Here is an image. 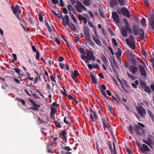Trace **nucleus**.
Listing matches in <instances>:
<instances>
[{"label":"nucleus","mask_w":154,"mask_h":154,"mask_svg":"<svg viewBox=\"0 0 154 154\" xmlns=\"http://www.w3.org/2000/svg\"><path fill=\"white\" fill-rule=\"evenodd\" d=\"M11 8L14 14H15L17 18L20 20V15L21 13V10L20 9V6L17 5H16L15 8L13 5L11 6Z\"/></svg>","instance_id":"f257e3e1"},{"label":"nucleus","mask_w":154,"mask_h":154,"mask_svg":"<svg viewBox=\"0 0 154 154\" xmlns=\"http://www.w3.org/2000/svg\"><path fill=\"white\" fill-rule=\"evenodd\" d=\"M117 12L119 14H122L124 16L128 18L130 17L131 16L129 11L125 7L121 8L120 11L118 10Z\"/></svg>","instance_id":"f03ea898"},{"label":"nucleus","mask_w":154,"mask_h":154,"mask_svg":"<svg viewBox=\"0 0 154 154\" xmlns=\"http://www.w3.org/2000/svg\"><path fill=\"white\" fill-rule=\"evenodd\" d=\"M134 128L136 134H137L138 136H141L144 133V129L137 125L134 126Z\"/></svg>","instance_id":"7ed1b4c3"},{"label":"nucleus","mask_w":154,"mask_h":154,"mask_svg":"<svg viewBox=\"0 0 154 154\" xmlns=\"http://www.w3.org/2000/svg\"><path fill=\"white\" fill-rule=\"evenodd\" d=\"M138 113L142 118H145V116L146 114V110L142 106H137L136 107Z\"/></svg>","instance_id":"20e7f679"},{"label":"nucleus","mask_w":154,"mask_h":154,"mask_svg":"<svg viewBox=\"0 0 154 154\" xmlns=\"http://www.w3.org/2000/svg\"><path fill=\"white\" fill-rule=\"evenodd\" d=\"M138 68L140 75L144 77H146L147 76V73L144 67L141 65L140 64L138 65Z\"/></svg>","instance_id":"39448f33"},{"label":"nucleus","mask_w":154,"mask_h":154,"mask_svg":"<svg viewBox=\"0 0 154 154\" xmlns=\"http://www.w3.org/2000/svg\"><path fill=\"white\" fill-rule=\"evenodd\" d=\"M29 101L31 103L33 104V107H30L28 108V109H32V110H36V111H38L39 109L38 108L40 107V106L39 105H38L36 104L34 101H33L31 99H29Z\"/></svg>","instance_id":"423d86ee"},{"label":"nucleus","mask_w":154,"mask_h":154,"mask_svg":"<svg viewBox=\"0 0 154 154\" xmlns=\"http://www.w3.org/2000/svg\"><path fill=\"white\" fill-rule=\"evenodd\" d=\"M111 59L112 60L113 63L112 62L110 61V64L112 68L113 69V71H115V72H116V69L115 68V67L116 68H117L118 67V64L116 62V61L114 58L113 57H111Z\"/></svg>","instance_id":"0eeeda50"},{"label":"nucleus","mask_w":154,"mask_h":154,"mask_svg":"<svg viewBox=\"0 0 154 154\" xmlns=\"http://www.w3.org/2000/svg\"><path fill=\"white\" fill-rule=\"evenodd\" d=\"M101 119L104 126V127L106 128L107 129L109 128L110 126L106 121V118L104 116H102L101 117Z\"/></svg>","instance_id":"6e6552de"},{"label":"nucleus","mask_w":154,"mask_h":154,"mask_svg":"<svg viewBox=\"0 0 154 154\" xmlns=\"http://www.w3.org/2000/svg\"><path fill=\"white\" fill-rule=\"evenodd\" d=\"M112 18L115 20V22L117 23H120L119 17L118 14L116 12L112 13Z\"/></svg>","instance_id":"1a4fd4ad"},{"label":"nucleus","mask_w":154,"mask_h":154,"mask_svg":"<svg viewBox=\"0 0 154 154\" xmlns=\"http://www.w3.org/2000/svg\"><path fill=\"white\" fill-rule=\"evenodd\" d=\"M89 29L88 26H85L84 28L83 32L85 35V39L90 37Z\"/></svg>","instance_id":"9d476101"},{"label":"nucleus","mask_w":154,"mask_h":154,"mask_svg":"<svg viewBox=\"0 0 154 154\" xmlns=\"http://www.w3.org/2000/svg\"><path fill=\"white\" fill-rule=\"evenodd\" d=\"M86 58L89 60H91L92 61H94L95 60V58L93 55V52L92 51L88 53L86 56Z\"/></svg>","instance_id":"9b49d317"},{"label":"nucleus","mask_w":154,"mask_h":154,"mask_svg":"<svg viewBox=\"0 0 154 154\" xmlns=\"http://www.w3.org/2000/svg\"><path fill=\"white\" fill-rule=\"evenodd\" d=\"M62 18L63 19L62 24L63 25L66 26V25H68L69 23V20L68 15H65L64 19L63 17H62Z\"/></svg>","instance_id":"f8f14e48"},{"label":"nucleus","mask_w":154,"mask_h":154,"mask_svg":"<svg viewBox=\"0 0 154 154\" xmlns=\"http://www.w3.org/2000/svg\"><path fill=\"white\" fill-rule=\"evenodd\" d=\"M96 35V37H95L94 35H92V37L93 40L97 44L99 45L100 46L101 44V42L99 39L97 34Z\"/></svg>","instance_id":"ddd939ff"},{"label":"nucleus","mask_w":154,"mask_h":154,"mask_svg":"<svg viewBox=\"0 0 154 154\" xmlns=\"http://www.w3.org/2000/svg\"><path fill=\"white\" fill-rule=\"evenodd\" d=\"M126 42L128 46L130 47L132 49H134L135 48V45L133 43H131L130 42V40L128 38L126 39Z\"/></svg>","instance_id":"4468645a"},{"label":"nucleus","mask_w":154,"mask_h":154,"mask_svg":"<svg viewBox=\"0 0 154 154\" xmlns=\"http://www.w3.org/2000/svg\"><path fill=\"white\" fill-rule=\"evenodd\" d=\"M109 4L110 7L113 8L118 5V2L117 0H111Z\"/></svg>","instance_id":"2eb2a0df"},{"label":"nucleus","mask_w":154,"mask_h":154,"mask_svg":"<svg viewBox=\"0 0 154 154\" xmlns=\"http://www.w3.org/2000/svg\"><path fill=\"white\" fill-rule=\"evenodd\" d=\"M79 75V74L77 70H74V73H73L72 71L71 76L74 80L76 81V78Z\"/></svg>","instance_id":"dca6fc26"},{"label":"nucleus","mask_w":154,"mask_h":154,"mask_svg":"<svg viewBox=\"0 0 154 154\" xmlns=\"http://www.w3.org/2000/svg\"><path fill=\"white\" fill-rule=\"evenodd\" d=\"M94 117H93V116L92 114L91 113L90 115V116L91 119H92V121L94 122L95 120H97L98 119V116L97 115V112H94L93 113Z\"/></svg>","instance_id":"f3484780"},{"label":"nucleus","mask_w":154,"mask_h":154,"mask_svg":"<svg viewBox=\"0 0 154 154\" xmlns=\"http://www.w3.org/2000/svg\"><path fill=\"white\" fill-rule=\"evenodd\" d=\"M139 33L140 35V37L142 41L144 40L145 37H144V31L143 29H140L139 31Z\"/></svg>","instance_id":"a211bd4d"},{"label":"nucleus","mask_w":154,"mask_h":154,"mask_svg":"<svg viewBox=\"0 0 154 154\" xmlns=\"http://www.w3.org/2000/svg\"><path fill=\"white\" fill-rule=\"evenodd\" d=\"M138 71L137 67L135 66H133L131 69V72L133 75L136 74V73Z\"/></svg>","instance_id":"6ab92c4d"},{"label":"nucleus","mask_w":154,"mask_h":154,"mask_svg":"<svg viewBox=\"0 0 154 154\" xmlns=\"http://www.w3.org/2000/svg\"><path fill=\"white\" fill-rule=\"evenodd\" d=\"M121 32L122 35L124 37L127 36V32L126 29L124 27H122L121 29Z\"/></svg>","instance_id":"aec40b11"},{"label":"nucleus","mask_w":154,"mask_h":154,"mask_svg":"<svg viewBox=\"0 0 154 154\" xmlns=\"http://www.w3.org/2000/svg\"><path fill=\"white\" fill-rule=\"evenodd\" d=\"M149 22L154 31V18L151 17L149 19Z\"/></svg>","instance_id":"412c9836"},{"label":"nucleus","mask_w":154,"mask_h":154,"mask_svg":"<svg viewBox=\"0 0 154 154\" xmlns=\"http://www.w3.org/2000/svg\"><path fill=\"white\" fill-rule=\"evenodd\" d=\"M50 109L51 110V115H54L57 112V109L54 107L51 106Z\"/></svg>","instance_id":"4be33fe9"},{"label":"nucleus","mask_w":154,"mask_h":154,"mask_svg":"<svg viewBox=\"0 0 154 154\" xmlns=\"http://www.w3.org/2000/svg\"><path fill=\"white\" fill-rule=\"evenodd\" d=\"M15 100L20 102L23 106L25 105L26 102L24 100L17 97L15 98Z\"/></svg>","instance_id":"5701e85b"},{"label":"nucleus","mask_w":154,"mask_h":154,"mask_svg":"<svg viewBox=\"0 0 154 154\" xmlns=\"http://www.w3.org/2000/svg\"><path fill=\"white\" fill-rule=\"evenodd\" d=\"M44 22L46 27L48 28V30L50 32H51V28L49 26L48 23L46 21V20Z\"/></svg>","instance_id":"b1692460"},{"label":"nucleus","mask_w":154,"mask_h":154,"mask_svg":"<svg viewBox=\"0 0 154 154\" xmlns=\"http://www.w3.org/2000/svg\"><path fill=\"white\" fill-rule=\"evenodd\" d=\"M143 147L145 152H149L150 149L148 146L146 144H143Z\"/></svg>","instance_id":"393cba45"},{"label":"nucleus","mask_w":154,"mask_h":154,"mask_svg":"<svg viewBox=\"0 0 154 154\" xmlns=\"http://www.w3.org/2000/svg\"><path fill=\"white\" fill-rule=\"evenodd\" d=\"M91 80L92 82L95 84H97V81L94 75L93 74H91Z\"/></svg>","instance_id":"a878e982"},{"label":"nucleus","mask_w":154,"mask_h":154,"mask_svg":"<svg viewBox=\"0 0 154 154\" xmlns=\"http://www.w3.org/2000/svg\"><path fill=\"white\" fill-rule=\"evenodd\" d=\"M68 27H69L70 29L71 30L73 31L76 30V28L75 26L72 23H71L70 24V23L67 25Z\"/></svg>","instance_id":"bb28decb"},{"label":"nucleus","mask_w":154,"mask_h":154,"mask_svg":"<svg viewBox=\"0 0 154 154\" xmlns=\"http://www.w3.org/2000/svg\"><path fill=\"white\" fill-rule=\"evenodd\" d=\"M111 96L112 98V100L113 102L116 101L118 103H119V102L120 101L119 99L118 98L117 99H116L113 95H111Z\"/></svg>","instance_id":"cd10ccee"},{"label":"nucleus","mask_w":154,"mask_h":154,"mask_svg":"<svg viewBox=\"0 0 154 154\" xmlns=\"http://www.w3.org/2000/svg\"><path fill=\"white\" fill-rule=\"evenodd\" d=\"M142 141L144 143L147 144V145H148L151 148V149H152L153 148L152 146L150 144V143H149L148 142L147 140H146V139H143L142 140Z\"/></svg>","instance_id":"c85d7f7f"},{"label":"nucleus","mask_w":154,"mask_h":154,"mask_svg":"<svg viewBox=\"0 0 154 154\" xmlns=\"http://www.w3.org/2000/svg\"><path fill=\"white\" fill-rule=\"evenodd\" d=\"M54 123L55 125L59 128H61L62 126L61 125H60V122H58L57 121H55L54 122Z\"/></svg>","instance_id":"c756f323"},{"label":"nucleus","mask_w":154,"mask_h":154,"mask_svg":"<svg viewBox=\"0 0 154 154\" xmlns=\"http://www.w3.org/2000/svg\"><path fill=\"white\" fill-rule=\"evenodd\" d=\"M133 30L134 35L136 36H137L138 35L139 32L137 29L136 28L134 27L133 28Z\"/></svg>","instance_id":"7c9ffc66"},{"label":"nucleus","mask_w":154,"mask_h":154,"mask_svg":"<svg viewBox=\"0 0 154 154\" xmlns=\"http://www.w3.org/2000/svg\"><path fill=\"white\" fill-rule=\"evenodd\" d=\"M90 0H84L83 4L86 6H89L90 4Z\"/></svg>","instance_id":"2f4dec72"},{"label":"nucleus","mask_w":154,"mask_h":154,"mask_svg":"<svg viewBox=\"0 0 154 154\" xmlns=\"http://www.w3.org/2000/svg\"><path fill=\"white\" fill-rule=\"evenodd\" d=\"M127 74L128 77L129 78L133 80H134L135 79V78L133 76L131 75V74H130L129 72H127Z\"/></svg>","instance_id":"473e14b6"},{"label":"nucleus","mask_w":154,"mask_h":154,"mask_svg":"<svg viewBox=\"0 0 154 154\" xmlns=\"http://www.w3.org/2000/svg\"><path fill=\"white\" fill-rule=\"evenodd\" d=\"M69 15L70 16L72 19L75 22L77 23V19L74 16V15L72 14V13H70V14Z\"/></svg>","instance_id":"72a5a7b5"},{"label":"nucleus","mask_w":154,"mask_h":154,"mask_svg":"<svg viewBox=\"0 0 154 154\" xmlns=\"http://www.w3.org/2000/svg\"><path fill=\"white\" fill-rule=\"evenodd\" d=\"M67 7L69 12V14H70V13H72L71 11L74 8L71 5H67Z\"/></svg>","instance_id":"f704fd0d"},{"label":"nucleus","mask_w":154,"mask_h":154,"mask_svg":"<svg viewBox=\"0 0 154 154\" xmlns=\"http://www.w3.org/2000/svg\"><path fill=\"white\" fill-rule=\"evenodd\" d=\"M128 55L131 57V59H137V58L136 57L135 55L131 53H129Z\"/></svg>","instance_id":"c9c22d12"},{"label":"nucleus","mask_w":154,"mask_h":154,"mask_svg":"<svg viewBox=\"0 0 154 154\" xmlns=\"http://www.w3.org/2000/svg\"><path fill=\"white\" fill-rule=\"evenodd\" d=\"M39 19L40 22H42L43 20V17L42 16V14L41 13H39L38 14Z\"/></svg>","instance_id":"e433bc0d"},{"label":"nucleus","mask_w":154,"mask_h":154,"mask_svg":"<svg viewBox=\"0 0 154 154\" xmlns=\"http://www.w3.org/2000/svg\"><path fill=\"white\" fill-rule=\"evenodd\" d=\"M90 37H89L88 38H86L85 39L88 41L90 44L91 45H94V42L90 39Z\"/></svg>","instance_id":"4c0bfd02"},{"label":"nucleus","mask_w":154,"mask_h":154,"mask_svg":"<svg viewBox=\"0 0 154 154\" xmlns=\"http://www.w3.org/2000/svg\"><path fill=\"white\" fill-rule=\"evenodd\" d=\"M98 11L99 12V14L100 15V17L102 18H104L105 16L104 15V14L103 12L101 11V9L100 8H99L98 9Z\"/></svg>","instance_id":"58836bf2"},{"label":"nucleus","mask_w":154,"mask_h":154,"mask_svg":"<svg viewBox=\"0 0 154 154\" xmlns=\"http://www.w3.org/2000/svg\"><path fill=\"white\" fill-rule=\"evenodd\" d=\"M61 149L63 150H66L68 151L72 150V149L69 146H65V147H62Z\"/></svg>","instance_id":"ea45409f"},{"label":"nucleus","mask_w":154,"mask_h":154,"mask_svg":"<svg viewBox=\"0 0 154 154\" xmlns=\"http://www.w3.org/2000/svg\"><path fill=\"white\" fill-rule=\"evenodd\" d=\"M119 5L120 6H123L124 5V0H117Z\"/></svg>","instance_id":"a19ab883"},{"label":"nucleus","mask_w":154,"mask_h":154,"mask_svg":"<svg viewBox=\"0 0 154 154\" xmlns=\"http://www.w3.org/2000/svg\"><path fill=\"white\" fill-rule=\"evenodd\" d=\"M66 131L65 130L62 131L61 134L63 137H66Z\"/></svg>","instance_id":"79ce46f5"},{"label":"nucleus","mask_w":154,"mask_h":154,"mask_svg":"<svg viewBox=\"0 0 154 154\" xmlns=\"http://www.w3.org/2000/svg\"><path fill=\"white\" fill-rule=\"evenodd\" d=\"M101 59L104 62L107 61V59H106V57L103 55H102V56L101 57Z\"/></svg>","instance_id":"37998d69"},{"label":"nucleus","mask_w":154,"mask_h":154,"mask_svg":"<svg viewBox=\"0 0 154 154\" xmlns=\"http://www.w3.org/2000/svg\"><path fill=\"white\" fill-rule=\"evenodd\" d=\"M129 129L131 133L132 134L133 133V131L134 130L132 126L131 125H129Z\"/></svg>","instance_id":"c03bdc74"},{"label":"nucleus","mask_w":154,"mask_h":154,"mask_svg":"<svg viewBox=\"0 0 154 154\" xmlns=\"http://www.w3.org/2000/svg\"><path fill=\"white\" fill-rule=\"evenodd\" d=\"M57 101H56L55 102L53 103L51 106H52V107L56 106V107L59 106V104L57 103Z\"/></svg>","instance_id":"a18cd8bd"},{"label":"nucleus","mask_w":154,"mask_h":154,"mask_svg":"<svg viewBox=\"0 0 154 154\" xmlns=\"http://www.w3.org/2000/svg\"><path fill=\"white\" fill-rule=\"evenodd\" d=\"M75 7L76 8V9L77 11L79 13H80L82 11L80 8L77 5H75Z\"/></svg>","instance_id":"49530a36"},{"label":"nucleus","mask_w":154,"mask_h":154,"mask_svg":"<svg viewBox=\"0 0 154 154\" xmlns=\"http://www.w3.org/2000/svg\"><path fill=\"white\" fill-rule=\"evenodd\" d=\"M85 18V17L82 15L79 14V19L80 21H81L82 20H83Z\"/></svg>","instance_id":"de8ad7c7"},{"label":"nucleus","mask_w":154,"mask_h":154,"mask_svg":"<svg viewBox=\"0 0 154 154\" xmlns=\"http://www.w3.org/2000/svg\"><path fill=\"white\" fill-rule=\"evenodd\" d=\"M118 54L119 57H120L122 55V51L120 48H118L117 50Z\"/></svg>","instance_id":"09e8293b"},{"label":"nucleus","mask_w":154,"mask_h":154,"mask_svg":"<svg viewBox=\"0 0 154 154\" xmlns=\"http://www.w3.org/2000/svg\"><path fill=\"white\" fill-rule=\"evenodd\" d=\"M123 82L124 84V85H125L126 87H127V88L129 87V86L128 84V83L127 81H126V80H123Z\"/></svg>","instance_id":"8fccbe9b"},{"label":"nucleus","mask_w":154,"mask_h":154,"mask_svg":"<svg viewBox=\"0 0 154 154\" xmlns=\"http://www.w3.org/2000/svg\"><path fill=\"white\" fill-rule=\"evenodd\" d=\"M112 42L113 44L115 46H117V44L116 42V39L113 38L112 39Z\"/></svg>","instance_id":"3c124183"},{"label":"nucleus","mask_w":154,"mask_h":154,"mask_svg":"<svg viewBox=\"0 0 154 154\" xmlns=\"http://www.w3.org/2000/svg\"><path fill=\"white\" fill-rule=\"evenodd\" d=\"M140 83L142 88H145L146 87V84L144 82L141 81Z\"/></svg>","instance_id":"603ef678"},{"label":"nucleus","mask_w":154,"mask_h":154,"mask_svg":"<svg viewBox=\"0 0 154 154\" xmlns=\"http://www.w3.org/2000/svg\"><path fill=\"white\" fill-rule=\"evenodd\" d=\"M108 109H109V111L111 113H112L113 112V108L112 107L110 106H108Z\"/></svg>","instance_id":"864d4df0"},{"label":"nucleus","mask_w":154,"mask_h":154,"mask_svg":"<svg viewBox=\"0 0 154 154\" xmlns=\"http://www.w3.org/2000/svg\"><path fill=\"white\" fill-rule=\"evenodd\" d=\"M141 24L144 26L146 25V21L145 19H142L141 21Z\"/></svg>","instance_id":"5fc2aeb1"},{"label":"nucleus","mask_w":154,"mask_h":154,"mask_svg":"<svg viewBox=\"0 0 154 154\" xmlns=\"http://www.w3.org/2000/svg\"><path fill=\"white\" fill-rule=\"evenodd\" d=\"M103 90V91L105 90L106 89V87L104 85H102L101 86V88L100 89V91L101 90Z\"/></svg>","instance_id":"6e6d98bb"},{"label":"nucleus","mask_w":154,"mask_h":154,"mask_svg":"<svg viewBox=\"0 0 154 154\" xmlns=\"http://www.w3.org/2000/svg\"><path fill=\"white\" fill-rule=\"evenodd\" d=\"M88 23L90 27H92V28H94V25L93 24V23L90 21L89 20H88Z\"/></svg>","instance_id":"4d7b16f0"},{"label":"nucleus","mask_w":154,"mask_h":154,"mask_svg":"<svg viewBox=\"0 0 154 154\" xmlns=\"http://www.w3.org/2000/svg\"><path fill=\"white\" fill-rule=\"evenodd\" d=\"M111 154H117L116 148H113V150H112V151H110Z\"/></svg>","instance_id":"13d9d810"},{"label":"nucleus","mask_w":154,"mask_h":154,"mask_svg":"<svg viewBox=\"0 0 154 154\" xmlns=\"http://www.w3.org/2000/svg\"><path fill=\"white\" fill-rule=\"evenodd\" d=\"M145 89L144 90L147 93L149 92L150 91V88L148 86L145 88Z\"/></svg>","instance_id":"bf43d9fd"},{"label":"nucleus","mask_w":154,"mask_h":154,"mask_svg":"<svg viewBox=\"0 0 154 154\" xmlns=\"http://www.w3.org/2000/svg\"><path fill=\"white\" fill-rule=\"evenodd\" d=\"M137 124L138 125H138L140 126V127H141L142 128H144L145 127V125L139 122L137 123Z\"/></svg>","instance_id":"052dcab7"},{"label":"nucleus","mask_w":154,"mask_h":154,"mask_svg":"<svg viewBox=\"0 0 154 154\" xmlns=\"http://www.w3.org/2000/svg\"><path fill=\"white\" fill-rule=\"evenodd\" d=\"M79 51L81 54H85V50L84 49L81 48L79 50Z\"/></svg>","instance_id":"680f3d73"},{"label":"nucleus","mask_w":154,"mask_h":154,"mask_svg":"<svg viewBox=\"0 0 154 154\" xmlns=\"http://www.w3.org/2000/svg\"><path fill=\"white\" fill-rule=\"evenodd\" d=\"M54 40L56 42V43L58 45L60 44L61 43L60 41L59 40L58 38H55L54 39Z\"/></svg>","instance_id":"e2e57ef3"},{"label":"nucleus","mask_w":154,"mask_h":154,"mask_svg":"<svg viewBox=\"0 0 154 154\" xmlns=\"http://www.w3.org/2000/svg\"><path fill=\"white\" fill-rule=\"evenodd\" d=\"M36 59L38 60L39 59L40 57V53L39 51L36 52Z\"/></svg>","instance_id":"0e129e2a"},{"label":"nucleus","mask_w":154,"mask_h":154,"mask_svg":"<svg viewBox=\"0 0 154 154\" xmlns=\"http://www.w3.org/2000/svg\"><path fill=\"white\" fill-rule=\"evenodd\" d=\"M136 59H131V61L132 63V64L133 65H135L136 64Z\"/></svg>","instance_id":"69168bd1"},{"label":"nucleus","mask_w":154,"mask_h":154,"mask_svg":"<svg viewBox=\"0 0 154 154\" xmlns=\"http://www.w3.org/2000/svg\"><path fill=\"white\" fill-rule=\"evenodd\" d=\"M129 38L130 39V42H132V41H134V38L133 36L132 35H130L129 36Z\"/></svg>","instance_id":"338daca9"},{"label":"nucleus","mask_w":154,"mask_h":154,"mask_svg":"<svg viewBox=\"0 0 154 154\" xmlns=\"http://www.w3.org/2000/svg\"><path fill=\"white\" fill-rule=\"evenodd\" d=\"M58 60L59 62H62L64 60V58L63 57H60L58 58Z\"/></svg>","instance_id":"774afa93"}]
</instances>
